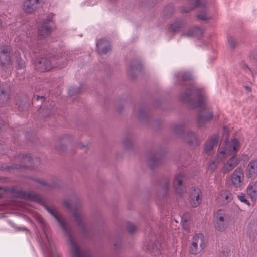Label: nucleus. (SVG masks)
Masks as SVG:
<instances>
[{"instance_id": "nucleus-28", "label": "nucleus", "mask_w": 257, "mask_h": 257, "mask_svg": "<svg viewBox=\"0 0 257 257\" xmlns=\"http://www.w3.org/2000/svg\"><path fill=\"white\" fill-rule=\"evenodd\" d=\"M202 34V30L199 27H194L182 34V36L188 37H201Z\"/></svg>"}, {"instance_id": "nucleus-39", "label": "nucleus", "mask_w": 257, "mask_h": 257, "mask_svg": "<svg viewBox=\"0 0 257 257\" xmlns=\"http://www.w3.org/2000/svg\"><path fill=\"white\" fill-rule=\"evenodd\" d=\"M16 105L17 106L20 111L26 110L29 106V104L26 101H20L19 104L17 102Z\"/></svg>"}, {"instance_id": "nucleus-18", "label": "nucleus", "mask_w": 257, "mask_h": 257, "mask_svg": "<svg viewBox=\"0 0 257 257\" xmlns=\"http://www.w3.org/2000/svg\"><path fill=\"white\" fill-rule=\"evenodd\" d=\"M46 209L47 211L58 221L64 232L69 233L68 230L70 227L60 217V216L57 210L52 206H46Z\"/></svg>"}, {"instance_id": "nucleus-19", "label": "nucleus", "mask_w": 257, "mask_h": 257, "mask_svg": "<svg viewBox=\"0 0 257 257\" xmlns=\"http://www.w3.org/2000/svg\"><path fill=\"white\" fill-rule=\"evenodd\" d=\"M245 177L251 180L257 176V160H251L248 164L245 171Z\"/></svg>"}, {"instance_id": "nucleus-17", "label": "nucleus", "mask_w": 257, "mask_h": 257, "mask_svg": "<svg viewBox=\"0 0 257 257\" xmlns=\"http://www.w3.org/2000/svg\"><path fill=\"white\" fill-rule=\"evenodd\" d=\"M232 184L236 188L240 187L244 180L243 172L241 167H237L230 176Z\"/></svg>"}, {"instance_id": "nucleus-53", "label": "nucleus", "mask_w": 257, "mask_h": 257, "mask_svg": "<svg viewBox=\"0 0 257 257\" xmlns=\"http://www.w3.org/2000/svg\"><path fill=\"white\" fill-rule=\"evenodd\" d=\"M182 220L183 222V226H184V223L187 222V220L184 219V218H183Z\"/></svg>"}, {"instance_id": "nucleus-20", "label": "nucleus", "mask_w": 257, "mask_h": 257, "mask_svg": "<svg viewBox=\"0 0 257 257\" xmlns=\"http://www.w3.org/2000/svg\"><path fill=\"white\" fill-rule=\"evenodd\" d=\"M21 194L23 195L22 199H27L39 203L44 202V200L42 196L34 191L24 190V191L21 192Z\"/></svg>"}, {"instance_id": "nucleus-8", "label": "nucleus", "mask_w": 257, "mask_h": 257, "mask_svg": "<svg viewBox=\"0 0 257 257\" xmlns=\"http://www.w3.org/2000/svg\"><path fill=\"white\" fill-rule=\"evenodd\" d=\"M18 157L21 159V162L22 164H13L12 165L1 166L0 167V169L2 170L10 171L12 169L21 170L23 168L32 167L33 159L29 154H21L18 156Z\"/></svg>"}, {"instance_id": "nucleus-4", "label": "nucleus", "mask_w": 257, "mask_h": 257, "mask_svg": "<svg viewBox=\"0 0 257 257\" xmlns=\"http://www.w3.org/2000/svg\"><path fill=\"white\" fill-rule=\"evenodd\" d=\"M189 7H183L181 10L183 13H188L196 7H199L200 10L199 13L197 15V18L201 21H207L211 19L207 7L209 4L207 0H188Z\"/></svg>"}, {"instance_id": "nucleus-22", "label": "nucleus", "mask_w": 257, "mask_h": 257, "mask_svg": "<svg viewBox=\"0 0 257 257\" xmlns=\"http://www.w3.org/2000/svg\"><path fill=\"white\" fill-rule=\"evenodd\" d=\"M178 81H181L180 85H187L188 83L190 86H192V76L191 73L188 71L178 72L177 74Z\"/></svg>"}, {"instance_id": "nucleus-43", "label": "nucleus", "mask_w": 257, "mask_h": 257, "mask_svg": "<svg viewBox=\"0 0 257 257\" xmlns=\"http://www.w3.org/2000/svg\"><path fill=\"white\" fill-rule=\"evenodd\" d=\"M169 184H170V180L168 178L165 179L164 180L163 185H162V187L163 189L164 196H165L167 194V191L169 187Z\"/></svg>"}, {"instance_id": "nucleus-31", "label": "nucleus", "mask_w": 257, "mask_h": 257, "mask_svg": "<svg viewBox=\"0 0 257 257\" xmlns=\"http://www.w3.org/2000/svg\"><path fill=\"white\" fill-rule=\"evenodd\" d=\"M247 194L252 200L257 198V185L255 183H250L247 189Z\"/></svg>"}, {"instance_id": "nucleus-5", "label": "nucleus", "mask_w": 257, "mask_h": 257, "mask_svg": "<svg viewBox=\"0 0 257 257\" xmlns=\"http://www.w3.org/2000/svg\"><path fill=\"white\" fill-rule=\"evenodd\" d=\"M184 126L182 124H176L173 126L174 134L181 136L186 142L190 146L196 147L199 146L200 142L195 132L189 131L184 134Z\"/></svg>"}, {"instance_id": "nucleus-26", "label": "nucleus", "mask_w": 257, "mask_h": 257, "mask_svg": "<svg viewBox=\"0 0 257 257\" xmlns=\"http://www.w3.org/2000/svg\"><path fill=\"white\" fill-rule=\"evenodd\" d=\"M218 137L216 135H214L208 139L204 146V151L206 153H208L212 151L214 146H217L218 144Z\"/></svg>"}, {"instance_id": "nucleus-55", "label": "nucleus", "mask_w": 257, "mask_h": 257, "mask_svg": "<svg viewBox=\"0 0 257 257\" xmlns=\"http://www.w3.org/2000/svg\"><path fill=\"white\" fill-rule=\"evenodd\" d=\"M5 189H6V188H4V187L0 186V190H3L5 191Z\"/></svg>"}, {"instance_id": "nucleus-35", "label": "nucleus", "mask_w": 257, "mask_h": 257, "mask_svg": "<svg viewBox=\"0 0 257 257\" xmlns=\"http://www.w3.org/2000/svg\"><path fill=\"white\" fill-rule=\"evenodd\" d=\"M5 191L9 192L11 193L14 194L18 197L22 198L23 195L21 194V192L24 191V190L22 189H16L15 186H12L11 187L6 188Z\"/></svg>"}, {"instance_id": "nucleus-60", "label": "nucleus", "mask_w": 257, "mask_h": 257, "mask_svg": "<svg viewBox=\"0 0 257 257\" xmlns=\"http://www.w3.org/2000/svg\"><path fill=\"white\" fill-rule=\"evenodd\" d=\"M81 147L84 148V147H85V146L84 145H82Z\"/></svg>"}, {"instance_id": "nucleus-15", "label": "nucleus", "mask_w": 257, "mask_h": 257, "mask_svg": "<svg viewBox=\"0 0 257 257\" xmlns=\"http://www.w3.org/2000/svg\"><path fill=\"white\" fill-rule=\"evenodd\" d=\"M190 204L192 207L198 206L202 202V195L200 189L192 187L190 191Z\"/></svg>"}, {"instance_id": "nucleus-56", "label": "nucleus", "mask_w": 257, "mask_h": 257, "mask_svg": "<svg viewBox=\"0 0 257 257\" xmlns=\"http://www.w3.org/2000/svg\"><path fill=\"white\" fill-rule=\"evenodd\" d=\"M2 20L0 19V27L2 26Z\"/></svg>"}, {"instance_id": "nucleus-47", "label": "nucleus", "mask_w": 257, "mask_h": 257, "mask_svg": "<svg viewBox=\"0 0 257 257\" xmlns=\"http://www.w3.org/2000/svg\"><path fill=\"white\" fill-rule=\"evenodd\" d=\"M127 230L130 233H133L136 230V227L132 223H127Z\"/></svg>"}, {"instance_id": "nucleus-27", "label": "nucleus", "mask_w": 257, "mask_h": 257, "mask_svg": "<svg viewBox=\"0 0 257 257\" xmlns=\"http://www.w3.org/2000/svg\"><path fill=\"white\" fill-rule=\"evenodd\" d=\"M150 245L151 246L148 247L147 249L150 252L152 256H154L155 257L161 254L160 249L162 248V246L159 241L157 240L151 243Z\"/></svg>"}, {"instance_id": "nucleus-45", "label": "nucleus", "mask_w": 257, "mask_h": 257, "mask_svg": "<svg viewBox=\"0 0 257 257\" xmlns=\"http://www.w3.org/2000/svg\"><path fill=\"white\" fill-rule=\"evenodd\" d=\"M222 255L220 257H227L231 256L230 250L227 247H223L221 251Z\"/></svg>"}, {"instance_id": "nucleus-11", "label": "nucleus", "mask_w": 257, "mask_h": 257, "mask_svg": "<svg viewBox=\"0 0 257 257\" xmlns=\"http://www.w3.org/2000/svg\"><path fill=\"white\" fill-rule=\"evenodd\" d=\"M42 0H25L22 5V10L28 14H32L42 7Z\"/></svg>"}, {"instance_id": "nucleus-58", "label": "nucleus", "mask_w": 257, "mask_h": 257, "mask_svg": "<svg viewBox=\"0 0 257 257\" xmlns=\"http://www.w3.org/2000/svg\"><path fill=\"white\" fill-rule=\"evenodd\" d=\"M38 106H39V109H41V105H40V106H39V105H38V106H36V107H38Z\"/></svg>"}, {"instance_id": "nucleus-24", "label": "nucleus", "mask_w": 257, "mask_h": 257, "mask_svg": "<svg viewBox=\"0 0 257 257\" xmlns=\"http://www.w3.org/2000/svg\"><path fill=\"white\" fill-rule=\"evenodd\" d=\"M69 233H65V234L68 236L69 238V240L70 241V243L71 244V252L72 254V257H82L80 255V249L77 245V244L75 242V241L73 240L72 236L71 235V229L70 228H69Z\"/></svg>"}, {"instance_id": "nucleus-40", "label": "nucleus", "mask_w": 257, "mask_h": 257, "mask_svg": "<svg viewBox=\"0 0 257 257\" xmlns=\"http://www.w3.org/2000/svg\"><path fill=\"white\" fill-rule=\"evenodd\" d=\"M228 44L231 49H234L237 45L236 40L231 36H228L227 38Z\"/></svg>"}, {"instance_id": "nucleus-61", "label": "nucleus", "mask_w": 257, "mask_h": 257, "mask_svg": "<svg viewBox=\"0 0 257 257\" xmlns=\"http://www.w3.org/2000/svg\"><path fill=\"white\" fill-rule=\"evenodd\" d=\"M133 112L135 113V109H134L133 110Z\"/></svg>"}, {"instance_id": "nucleus-7", "label": "nucleus", "mask_w": 257, "mask_h": 257, "mask_svg": "<svg viewBox=\"0 0 257 257\" xmlns=\"http://www.w3.org/2000/svg\"><path fill=\"white\" fill-rule=\"evenodd\" d=\"M205 240L202 233L196 234L192 238L191 244L189 247V252L192 255H197L205 247Z\"/></svg>"}, {"instance_id": "nucleus-50", "label": "nucleus", "mask_w": 257, "mask_h": 257, "mask_svg": "<svg viewBox=\"0 0 257 257\" xmlns=\"http://www.w3.org/2000/svg\"><path fill=\"white\" fill-rule=\"evenodd\" d=\"M6 153V151L4 149V145L0 143V154H5Z\"/></svg>"}, {"instance_id": "nucleus-16", "label": "nucleus", "mask_w": 257, "mask_h": 257, "mask_svg": "<svg viewBox=\"0 0 257 257\" xmlns=\"http://www.w3.org/2000/svg\"><path fill=\"white\" fill-rule=\"evenodd\" d=\"M35 69L39 72H45L50 70L52 68L51 61L46 58L41 57L37 60H33Z\"/></svg>"}, {"instance_id": "nucleus-9", "label": "nucleus", "mask_w": 257, "mask_h": 257, "mask_svg": "<svg viewBox=\"0 0 257 257\" xmlns=\"http://www.w3.org/2000/svg\"><path fill=\"white\" fill-rule=\"evenodd\" d=\"M186 178L183 173H179L175 176L173 181L174 188L175 192L180 195L186 192L185 182Z\"/></svg>"}, {"instance_id": "nucleus-44", "label": "nucleus", "mask_w": 257, "mask_h": 257, "mask_svg": "<svg viewBox=\"0 0 257 257\" xmlns=\"http://www.w3.org/2000/svg\"><path fill=\"white\" fill-rule=\"evenodd\" d=\"M81 91L80 88H76L75 87H71L68 93L70 95L73 96L76 94L79 93Z\"/></svg>"}, {"instance_id": "nucleus-42", "label": "nucleus", "mask_w": 257, "mask_h": 257, "mask_svg": "<svg viewBox=\"0 0 257 257\" xmlns=\"http://www.w3.org/2000/svg\"><path fill=\"white\" fill-rule=\"evenodd\" d=\"M45 99V97L43 96L34 95L32 100V104L34 105L37 101H40V103L42 104Z\"/></svg>"}, {"instance_id": "nucleus-10", "label": "nucleus", "mask_w": 257, "mask_h": 257, "mask_svg": "<svg viewBox=\"0 0 257 257\" xmlns=\"http://www.w3.org/2000/svg\"><path fill=\"white\" fill-rule=\"evenodd\" d=\"M215 217L214 227L215 229L220 232L224 231L227 227V220L224 211L219 209L216 213Z\"/></svg>"}, {"instance_id": "nucleus-12", "label": "nucleus", "mask_w": 257, "mask_h": 257, "mask_svg": "<svg viewBox=\"0 0 257 257\" xmlns=\"http://www.w3.org/2000/svg\"><path fill=\"white\" fill-rule=\"evenodd\" d=\"M213 116L212 111L209 109L204 107L198 113L197 121L199 127L204 126L206 123L211 120Z\"/></svg>"}, {"instance_id": "nucleus-52", "label": "nucleus", "mask_w": 257, "mask_h": 257, "mask_svg": "<svg viewBox=\"0 0 257 257\" xmlns=\"http://www.w3.org/2000/svg\"><path fill=\"white\" fill-rule=\"evenodd\" d=\"M244 88L247 93L250 92L251 91V88L248 86H244Z\"/></svg>"}, {"instance_id": "nucleus-21", "label": "nucleus", "mask_w": 257, "mask_h": 257, "mask_svg": "<svg viewBox=\"0 0 257 257\" xmlns=\"http://www.w3.org/2000/svg\"><path fill=\"white\" fill-rule=\"evenodd\" d=\"M98 53L100 55L106 54L111 51L110 42L106 39H101L96 43Z\"/></svg>"}, {"instance_id": "nucleus-38", "label": "nucleus", "mask_w": 257, "mask_h": 257, "mask_svg": "<svg viewBox=\"0 0 257 257\" xmlns=\"http://www.w3.org/2000/svg\"><path fill=\"white\" fill-rule=\"evenodd\" d=\"M16 69H21L25 67V62L20 57L19 54L18 56H16Z\"/></svg>"}, {"instance_id": "nucleus-51", "label": "nucleus", "mask_w": 257, "mask_h": 257, "mask_svg": "<svg viewBox=\"0 0 257 257\" xmlns=\"http://www.w3.org/2000/svg\"><path fill=\"white\" fill-rule=\"evenodd\" d=\"M154 0H143L142 3L145 4L150 5L151 3H153Z\"/></svg>"}, {"instance_id": "nucleus-29", "label": "nucleus", "mask_w": 257, "mask_h": 257, "mask_svg": "<svg viewBox=\"0 0 257 257\" xmlns=\"http://www.w3.org/2000/svg\"><path fill=\"white\" fill-rule=\"evenodd\" d=\"M137 117L141 121H148L149 120V117L147 113V108L141 105L139 107Z\"/></svg>"}, {"instance_id": "nucleus-2", "label": "nucleus", "mask_w": 257, "mask_h": 257, "mask_svg": "<svg viewBox=\"0 0 257 257\" xmlns=\"http://www.w3.org/2000/svg\"><path fill=\"white\" fill-rule=\"evenodd\" d=\"M181 101L188 105L192 108L201 107L205 100V96L203 89L194 88H186L179 95Z\"/></svg>"}, {"instance_id": "nucleus-1", "label": "nucleus", "mask_w": 257, "mask_h": 257, "mask_svg": "<svg viewBox=\"0 0 257 257\" xmlns=\"http://www.w3.org/2000/svg\"><path fill=\"white\" fill-rule=\"evenodd\" d=\"M239 148L240 145L238 140L234 138L230 142H226L224 148L219 149L217 154L218 161H222L231 156L222 167L221 171L223 173L230 172L240 163V158L235 156Z\"/></svg>"}, {"instance_id": "nucleus-54", "label": "nucleus", "mask_w": 257, "mask_h": 257, "mask_svg": "<svg viewBox=\"0 0 257 257\" xmlns=\"http://www.w3.org/2000/svg\"><path fill=\"white\" fill-rule=\"evenodd\" d=\"M36 161L37 162H40V158H39V157H36Z\"/></svg>"}, {"instance_id": "nucleus-46", "label": "nucleus", "mask_w": 257, "mask_h": 257, "mask_svg": "<svg viewBox=\"0 0 257 257\" xmlns=\"http://www.w3.org/2000/svg\"><path fill=\"white\" fill-rule=\"evenodd\" d=\"M124 145L127 149H131L133 147V143L129 138H126L124 141Z\"/></svg>"}, {"instance_id": "nucleus-6", "label": "nucleus", "mask_w": 257, "mask_h": 257, "mask_svg": "<svg viewBox=\"0 0 257 257\" xmlns=\"http://www.w3.org/2000/svg\"><path fill=\"white\" fill-rule=\"evenodd\" d=\"M54 16V14L50 13L43 21L42 26L39 29V37L43 38L48 37L55 28Z\"/></svg>"}, {"instance_id": "nucleus-13", "label": "nucleus", "mask_w": 257, "mask_h": 257, "mask_svg": "<svg viewBox=\"0 0 257 257\" xmlns=\"http://www.w3.org/2000/svg\"><path fill=\"white\" fill-rule=\"evenodd\" d=\"M164 157L165 152L163 151L150 154L148 159V164L150 168L153 170L155 167L162 163Z\"/></svg>"}, {"instance_id": "nucleus-59", "label": "nucleus", "mask_w": 257, "mask_h": 257, "mask_svg": "<svg viewBox=\"0 0 257 257\" xmlns=\"http://www.w3.org/2000/svg\"><path fill=\"white\" fill-rule=\"evenodd\" d=\"M118 111H119V112H121V110H122V109H118Z\"/></svg>"}, {"instance_id": "nucleus-33", "label": "nucleus", "mask_w": 257, "mask_h": 257, "mask_svg": "<svg viewBox=\"0 0 257 257\" xmlns=\"http://www.w3.org/2000/svg\"><path fill=\"white\" fill-rule=\"evenodd\" d=\"M219 195L224 204H227L230 202L233 198L232 193L229 191L226 190L221 191Z\"/></svg>"}, {"instance_id": "nucleus-14", "label": "nucleus", "mask_w": 257, "mask_h": 257, "mask_svg": "<svg viewBox=\"0 0 257 257\" xmlns=\"http://www.w3.org/2000/svg\"><path fill=\"white\" fill-rule=\"evenodd\" d=\"M12 49L10 46H3L0 47V64L5 67L11 64V54Z\"/></svg>"}, {"instance_id": "nucleus-3", "label": "nucleus", "mask_w": 257, "mask_h": 257, "mask_svg": "<svg viewBox=\"0 0 257 257\" xmlns=\"http://www.w3.org/2000/svg\"><path fill=\"white\" fill-rule=\"evenodd\" d=\"M74 197L76 200L75 204L74 206L73 202H70L69 201H65L64 202V205L73 210V215L74 217L75 221L79 227L80 229L81 232L85 237L89 236V229L86 226V218L81 209V204L79 198L75 194Z\"/></svg>"}, {"instance_id": "nucleus-49", "label": "nucleus", "mask_w": 257, "mask_h": 257, "mask_svg": "<svg viewBox=\"0 0 257 257\" xmlns=\"http://www.w3.org/2000/svg\"><path fill=\"white\" fill-rule=\"evenodd\" d=\"M122 238L120 237H119V238L114 241V246L116 247V248L119 247L121 242Z\"/></svg>"}, {"instance_id": "nucleus-48", "label": "nucleus", "mask_w": 257, "mask_h": 257, "mask_svg": "<svg viewBox=\"0 0 257 257\" xmlns=\"http://www.w3.org/2000/svg\"><path fill=\"white\" fill-rule=\"evenodd\" d=\"M33 51H34V54H37V53L42 54L44 52V51L42 52V46H41L40 45L37 46V48H36L35 49H34Z\"/></svg>"}, {"instance_id": "nucleus-23", "label": "nucleus", "mask_w": 257, "mask_h": 257, "mask_svg": "<svg viewBox=\"0 0 257 257\" xmlns=\"http://www.w3.org/2000/svg\"><path fill=\"white\" fill-rule=\"evenodd\" d=\"M142 68V64L139 60L132 61L128 69L129 75L132 79L135 78L138 74L140 73Z\"/></svg>"}, {"instance_id": "nucleus-32", "label": "nucleus", "mask_w": 257, "mask_h": 257, "mask_svg": "<svg viewBox=\"0 0 257 257\" xmlns=\"http://www.w3.org/2000/svg\"><path fill=\"white\" fill-rule=\"evenodd\" d=\"M247 233L249 237L255 238L257 237V223H250L247 227Z\"/></svg>"}, {"instance_id": "nucleus-30", "label": "nucleus", "mask_w": 257, "mask_h": 257, "mask_svg": "<svg viewBox=\"0 0 257 257\" xmlns=\"http://www.w3.org/2000/svg\"><path fill=\"white\" fill-rule=\"evenodd\" d=\"M9 91L4 88L0 89V107L6 105L9 99Z\"/></svg>"}, {"instance_id": "nucleus-57", "label": "nucleus", "mask_w": 257, "mask_h": 257, "mask_svg": "<svg viewBox=\"0 0 257 257\" xmlns=\"http://www.w3.org/2000/svg\"><path fill=\"white\" fill-rule=\"evenodd\" d=\"M28 135H29V133H26V136L27 138L28 136Z\"/></svg>"}, {"instance_id": "nucleus-62", "label": "nucleus", "mask_w": 257, "mask_h": 257, "mask_svg": "<svg viewBox=\"0 0 257 257\" xmlns=\"http://www.w3.org/2000/svg\"><path fill=\"white\" fill-rule=\"evenodd\" d=\"M2 195L1 194H0V199L2 198Z\"/></svg>"}, {"instance_id": "nucleus-37", "label": "nucleus", "mask_w": 257, "mask_h": 257, "mask_svg": "<svg viewBox=\"0 0 257 257\" xmlns=\"http://www.w3.org/2000/svg\"><path fill=\"white\" fill-rule=\"evenodd\" d=\"M54 110V108L52 107H49L47 108L46 109H43V113L41 114V116L43 117L45 119H46L47 117H49L53 114Z\"/></svg>"}, {"instance_id": "nucleus-34", "label": "nucleus", "mask_w": 257, "mask_h": 257, "mask_svg": "<svg viewBox=\"0 0 257 257\" xmlns=\"http://www.w3.org/2000/svg\"><path fill=\"white\" fill-rule=\"evenodd\" d=\"M29 179L30 180H33V181L36 182L37 183H38L41 184L42 186H43L44 187H46L47 188H48L49 189H51L53 188H55L56 186V184H49L47 182H46V181L42 180L40 179L35 178L32 177H29Z\"/></svg>"}, {"instance_id": "nucleus-36", "label": "nucleus", "mask_w": 257, "mask_h": 257, "mask_svg": "<svg viewBox=\"0 0 257 257\" xmlns=\"http://www.w3.org/2000/svg\"><path fill=\"white\" fill-rule=\"evenodd\" d=\"M174 9L172 4H169L166 6L163 9V14L165 16H169L174 13Z\"/></svg>"}, {"instance_id": "nucleus-25", "label": "nucleus", "mask_w": 257, "mask_h": 257, "mask_svg": "<svg viewBox=\"0 0 257 257\" xmlns=\"http://www.w3.org/2000/svg\"><path fill=\"white\" fill-rule=\"evenodd\" d=\"M186 25V22L183 19H177L169 26V30L173 33H178Z\"/></svg>"}, {"instance_id": "nucleus-41", "label": "nucleus", "mask_w": 257, "mask_h": 257, "mask_svg": "<svg viewBox=\"0 0 257 257\" xmlns=\"http://www.w3.org/2000/svg\"><path fill=\"white\" fill-rule=\"evenodd\" d=\"M237 198L241 202L245 203L248 206L250 205L249 202L247 199L248 197L244 194L241 193L240 194L237 195Z\"/></svg>"}]
</instances>
